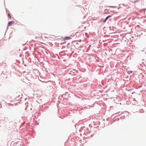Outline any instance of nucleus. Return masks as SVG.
Here are the masks:
<instances>
[{
  "mask_svg": "<svg viewBox=\"0 0 146 146\" xmlns=\"http://www.w3.org/2000/svg\"><path fill=\"white\" fill-rule=\"evenodd\" d=\"M71 38L70 37L67 36V37H65L64 38H63V40H68L70 39Z\"/></svg>",
  "mask_w": 146,
  "mask_h": 146,
  "instance_id": "nucleus-1",
  "label": "nucleus"
},
{
  "mask_svg": "<svg viewBox=\"0 0 146 146\" xmlns=\"http://www.w3.org/2000/svg\"><path fill=\"white\" fill-rule=\"evenodd\" d=\"M111 15H109L105 19L104 21V22H105L110 17H111Z\"/></svg>",
  "mask_w": 146,
  "mask_h": 146,
  "instance_id": "nucleus-2",
  "label": "nucleus"
},
{
  "mask_svg": "<svg viewBox=\"0 0 146 146\" xmlns=\"http://www.w3.org/2000/svg\"><path fill=\"white\" fill-rule=\"evenodd\" d=\"M14 23V22L12 21H10L9 22V26H11V25Z\"/></svg>",
  "mask_w": 146,
  "mask_h": 146,
  "instance_id": "nucleus-3",
  "label": "nucleus"
},
{
  "mask_svg": "<svg viewBox=\"0 0 146 146\" xmlns=\"http://www.w3.org/2000/svg\"><path fill=\"white\" fill-rule=\"evenodd\" d=\"M8 17L10 19H11V15L9 14V13L8 14Z\"/></svg>",
  "mask_w": 146,
  "mask_h": 146,
  "instance_id": "nucleus-4",
  "label": "nucleus"
}]
</instances>
